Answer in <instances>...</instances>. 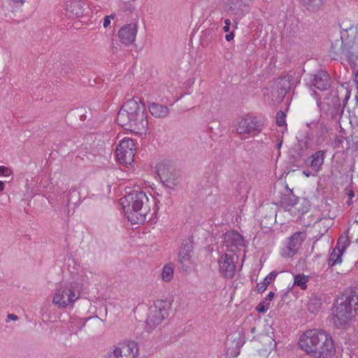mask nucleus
I'll list each match as a JSON object with an SVG mask.
<instances>
[{"instance_id": "17", "label": "nucleus", "mask_w": 358, "mask_h": 358, "mask_svg": "<svg viewBox=\"0 0 358 358\" xmlns=\"http://www.w3.org/2000/svg\"><path fill=\"white\" fill-rule=\"evenodd\" d=\"M324 150H318L313 155L308 157L306 162L309 164L310 168L316 173L322 169L324 161Z\"/></svg>"}, {"instance_id": "43", "label": "nucleus", "mask_w": 358, "mask_h": 358, "mask_svg": "<svg viewBox=\"0 0 358 358\" xmlns=\"http://www.w3.org/2000/svg\"><path fill=\"white\" fill-rule=\"evenodd\" d=\"M17 315H15V314H8L7 315V320H13V321H15L17 320Z\"/></svg>"}, {"instance_id": "41", "label": "nucleus", "mask_w": 358, "mask_h": 358, "mask_svg": "<svg viewBox=\"0 0 358 358\" xmlns=\"http://www.w3.org/2000/svg\"><path fill=\"white\" fill-rule=\"evenodd\" d=\"M276 92L278 94V99L282 101L285 98L286 94L287 93L283 90H281L280 88L276 87Z\"/></svg>"}, {"instance_id": "35", "label": "nucleus", "mask_w": 358, "mask_h": 358, "mask_svg": "<svg viewBox=\"0 0 358 358\" xmlns=\"http://www.w3.org/2000/svg\"><path fill=\"white\" fill-rule=\"evenodd\" d=\"M286 115L282 110H280L276 114V123L279 127H282L286 124L285 122Z\"/></svg>"}, {"instance_id": "48", "label": "nucleus", "mask_w": 358, "mask_h": 358, "mask_svg": "<svg viewBox=\"0 0 358 358\" xmlns=\"http://www.w3.org/2000/svg\"><path fill=\"white\" fill-rule=\"evenodd\" d=\"M315 124H316V122H310V123H308L307 124V127L310 129H313V128H315Z\"/></svg>"}, {"instance_id": "19", "label": "nucleus", "mask_w": 358, "mask_h": 358, "mask_svg": "<svg viewBox=\"0 0 358 358\" xmlns=\"http://www.w3.org/2000/svg\"><path fill=\"white\" fill-rule=\"evenodd\" d=\"M150 113L157 118H165L169 115V109L165 105H161L155 102H148Z\"/></svg>"}, {"instance_id": "49", "label": "nucleus", "mask_w": 358, "mask_h": 358, "mask_svg": "<svg viewBox=\"0 0 358 358\" xmlns=\"http://www.w3.org/2000/svg\"><path fill=\"white\" fill-rule=\"evenodd\" d=\"M303 174H304V175H305L306 176H307V177H309V176H312V175H313V174L311 173V172H310V171H303Z\"/></svg>"}, {"instance_id": "14", "label": "nucleus", "mask_w": 358, "mask_h": 358, "mask_svg": "<svg viewBox=\"0 0 358 358\" xmlns=\"http://www.w3.org/2000/svg\"><path fill=\"white\" fill-rule=\"evenodd\" d=\"M137 352V344L135 342H130L122 347L116 348L107 358H136Z\"/></svg>"}, {"instance_id": "54", "label": "nucleus", "mask_w": 358, "mask_h": 358, "mask_svg": "<svg viewBox=\"0 0 358 358\" xmlns=\"http://www.w3.org/2000/svg\"><path fill=\"white\" fill-rule=\"evenodd\" d=\"M69 69H70L69 67H68V69H63V70H64V72L65 73H67L69 72Z\"/></svg>"}, {"instance_id": "8", "label": "nucleus", "mask_w": 358, "mask_h": 358, "mask_svg": "<svg viewBox=\"0 0 358 358\" xmlns=\"http://www.w3.org/2000/svg\"><path fill=\"white\" fill-rule=\"evenodd\" d=\"M135 151L134 141L129 138H124L117 147L116 157L121 164L131 165L134 161Z\"/></svg>"}, {"instance_id": "12", "label": "nucleus", "mask_w": 358, "mask_h": 358, "mask_svg": "<svg viewBox=\"0 0 358 358\" xmlns=\"http://www.w3.org/2000/svg\"><path fill=\"white\" fill-rule=\"evenodd\" d=\"M306 231L294 233L288 241L287 245L282 250L281 255L284 257H293L301 248L302 243L306 240Z\"/></svg>"}, {"instance_id": "18", "label": "nucleus", "mask_w": 358, "mask_h": 358, "mask_svg": "<svg viewBox=\"0 0 358 358\" xmlns=\"http://www.w3.org/2000/svg\"><path fill=\"white\" fill-rule=\"evenodd\" d=\"M252 0H229V10L234 14L242 15L248 12Z\"/></svg>"}, {"instance_id": "24", "label": "nucleus", "mask_w": 358, "mask_h": 358, "mask_svg": "<svg viewBox=\"0 0 358 358\" xmlns=\"http://www.w3.org/2000/svg\"><path fill=\"white\" fill-rule=\"evenodd\" d=\"M193 260L192 255L184 254H178V268L183 272H189L193 266Z\"/></svg>"}, {"instance_id": "15", "label": "nucleus", "mask_w": 358, "mask_h": 358, "mask_svg": "<svg viewBox=\"0 0 358 358\" xmlns=\"http://www.w3.org/2000/svg\"><path fill=\"white\" fill-rule=\"evenodd\" d=\"M310 85L319 90L324 91L331 86V79L328 73L321 70L315 74L310 75Z\"/></svg>"}, {"instance_id": "4", "label": "nucleus", "mask_w": 358, "mask_h": 358, "mask_svg": "<svg viewBox=\"0 0 358 358\" xmlns=\"http://www.w3.org/2000/svg\"><path fill=\"white\" fill-rule=\"evenodd\" d=\"M358 311V296L356 289L338 297L334 305V322L337 327L349 323Z\"/></svg>"}, {"instance_id": "47", "label": "nucleus", "mask_w": 358, "mask_h": 358, "mask_svg": "<svg viewBox=\"0 0 358 358\" xmlns=\"http://www.w3.org/2000/svg\"><path fill=\"white\" fill-rule=\"evenodd\" d=\"M288 293H289V290H287V291L286 292H285V293H278V294H277V296H280V298H281V301L285 302L284 296H285Z\"/></svg>"}, {"instance_id": "2", "label": "nucleus", "mask_w": 358, "mask_h": 358, "mask_svg": "<svg viewBox=\"0 0 358 358\" xmlns=\"http://www.w3.org/2000/svg\"><path fill=\"white\" fill-rule=\"evenodd\" d=\"M299 345L302 350L315 358H331L336 352L332 337L322 330L306 331L301 336Z\"/></svg>"}, {"instance_id": "59", "label": "nucleus", "mask_w": 358, "mask_h": 358, "mask_svg": "<svg viewBox=\"0 0 358 358\" xmlns=\"http://www.w3.org/2000/svg\"><path fill=\"white\" fill-rule=\"evenodd\" d=\"M357 132H358V129H357Z\"/></svg>"}, {"instance_id": "11", "label": "nucleus", "mask_w": 358, "mask_h": 358, "mask_svg": "<svg viewBox=\"0 0 358 358\" xmlns=\"http://www.w3.org/2000/svg\"><path fill=\"white\" fill-rule=\"evenodd\" d=\"M237 259L238 257L234 254L222 255L218 260L220 273L227 278H233L236 268Z\"/></svg>"}, {"instance_id": "25", "label": "nucleus", "mask_w": 358, "mask_h": 358, "mask_svg": "<svg viewBox=\"0 0 358 358\" xmlns=\"http://www.w3.org/2000/svg\"><path fill=\"white\" fill-rule=\"evenodd\" d=\"M299 1L307 10L316 13L322 8L326 0H299Z\"/></svg>"}, {"instance_id": "22", "label": "nucleus", "mask_w": 358, "mask_h": 358, "mask_svg": "<svg viewBox=\"0 0 358 358\" xmlns=\"http://www.w3.org/2000/svg\"><path fill=\"white\" fill-rule=\"evenodd\" d=\"M224 242L227 246H243L245 245L243 237L236 231H229L224 235Z\"/></svg>"}, {"instance_id": "28", "label": "nucleus", "mask_w": 358, "mask_h": 358, "mask_svg": "<svg viewBox=\"0 0 358 358\" xmlns=\"http://www.w3.org/2000/svg\"><path fill=\"white\" fill-rule=\"evenodd\" d=\"M322 305V300L318 296H312L308 302V310L313 314L317 313Z\"/></svg>"}, {"instance_id": "36", "label": "nucleus", "mask_w": 358, "mask_h": 358, "mask_svg": "<svg viewBox=\"0 0 358 358\" xmlns=\"http://www.w3.org/2000/svg\"><path fill=\"white\" fill-rule=\"evenodd\" d=\"M331 103L335 109V113H338L341 107V100L338 95H334L332 96Z\"/></svg>"}, {"instance_id": "52", "label": "nucleus", "mask_w": 358, "mask_h": 358, "mask_svg": "<svg viewBox=\"0 0 358 358\" xmlns=\"http://www.w3.org/2000/svg\"><path fill=\"white\" fill-rule=\"evenodd\" d=\"M107 17H109L110 20L114 19V17H115V14H111L110 15H107Z\"/></svg>"}, {"instance_id": "13", "label": "nucleus", "mask_w": 358, "mask_h": 358, "mask_svg": "<svg viewBox=\"0 0 358 358\" xmlns=\"http://www.w3.org/2000/svg\"><path fill=\"white\" fill-rule=\"evenodd\" d=\"M350 245V241L347 236H341L336 243V246L331 252L329 259V266L332 267L336 264H339L342 262V255L344 251Z\"/></svg>"}, {"instance_id": "27", "label": "nucleus", "mask_w": 358, "mask_h": 358, "mask_svg": "<svg viewBox=\"0 0 358 358\" xmlns=\"http://www.w3.org/2000/svg\"><path fill=\"white\" fill-rule=\"evenodd\" d=\"M278 273H276L275 271L271 272L264 278L263 282L257 284V291L259 293L264 292L266 289L267 287L269 285V284L271 283V282L275 279Z\"/></svg>"}, {"instance_id": "5", "label": "nucleus", "mask_w": 358, "mask_h": 358, "mask_svg": "<svg viewBox=\"0 0 358 358\" xmlns=\"http://www.w3.org/2000/svg\"><path fill=\"white\" fill-rule=\"evenodd\" d=\"M128 210L125 211L127 218L134 224L143 223L146 220V215L150 211L148 198L143 191H133L127 196Z\"/></svg>"}, {"instance_id": "29", "label": "nucleus", "mask_w": 358, "mask_h": 358, "mask_svg": "<svg viewBox=\"0 0 358 358\" xmlns=\"http://www.w3.org/2000/svg\"><path fill=\"white\" fill-rule=\"evenodd\" d=\"M194 243L192 238L184 239L181 244L179 253L192 255L193 254Z\"/></svg>"}, {"instance_id": "23", "label": "nucleus", "mask_w": 358, "mask_h": 358, "mask_svg": "<svg viewBox=\"0 0 358 358\" xmlns=\"http://www.w3.org/2000/svg\"><path fill=\"white\" fill-rule=\"evenodd\" d=\"M287 194H283L280 198V203L281 206L287 208L294 207L298 202V197L295 196L291 189H289L287 185L286 186Z\"/></svg>"}, {"instance_id": "50", "label": "nucleus", "mask_w": 358, "mask_h": 358, "mask_svg": "<svg viewBox=\"0 0 358 358\" xmlns=\"http://www.w3.org/2000/svg\"><path fill=\"white\" fill-rule=\"evenodd\" d=\"M5 183L3 181L0 180V192H2L4 189Z\"/></svg>"}, {"instance_id": "56", "label": "nucleus", "mask_w": 358, "mask_h": 358, "mask_svg": "<svg viewBox=\"0 0 358 358\" xmlns=\"http://www.w3.org/2000/svg\"><path fill=\"white\" fill-rule=\"evenodd\" d=\"M317 106L320 107V101H318L317 103Z\"/></svg>"}, {"instance_id": "34", "label": "nucleus", "mask_w": 358, "mask_h": 358, "mask_svg": "<svg viewBox=\"0 0 358 358\" xmlns=\"http://www.w3.org/2000/svg\"><path fill=\"white\" fill-rule=\"evenodd\" d=\"M79 192L76 189V188L72 187L70 189L68 196V203L71 202L73 203H77L80 201V196Z\"/></svg>"}, {"instance_id": "38", "label": "nucleus", "mask_w": 358, "mask_h": 358, "mask_svg": "<svg viewBox=\"0 0 358 358\" xmlns=\"http://www.w3.org/2000/svg\"><path fill=\"white\" fill-rule=\"evenodd\" d=\"M313 138L309 135V134L307 132L304 134V138L303 140L300 141V142H303V145L306 148H309L311 143H312Z\"/></svg>"}, {"instance_id": "9", "label": "nucleus", "mask_w": 358, "mask_h": 358, "mask_svg": "<svg viewBox=\"0 0 358 358\" xmlns=\"http://www.w3.org/2000/svg\"><path fill=\"white\" fill-rule=\"evenodd\" d=\"M236 132L238 134H257L264 128V122L255 117H248L239 120L236 124Z\"/></svg>"}, {"instance_id": "53", "label": "nucleus", "mask_w": 358, "mask_h": 358, "mask_svg": "<svg viewBox=\"0 0 358 358\" xmlns=\"http://www.w3.org/2000/svg\"><path fill=\"white\" fill-rule=\"evenodd\" d=\"M281 145H282V141H280V142H279V143H278V144H277V148L279 149V148H280Z\"/></svg>"}, {"instance_id": "33", "label": "nucleus", "mask_w": 358, "mask_h": 358, "mask_svg": "<svg viewBox=\"0 0 358 358\" xmlns=\"http://www.w3.org/2000/svg\"><path fill=\"white\" fill-rule=\"evenodd\" d=\"M315 129L318 138H324L329 131L327 126L324 122H316Z\"/></svg>"}, {"instance_id": "3", "label": "nucleus", "mask_w": 358, "mask_h": 358, "mask_svg": "<svg viewBox=\"0 0 358 358\" xmlns=\"http://www.w3.org/2000/svg\"><path fill=\"white\" fill-rule=\"evenodd\" d=\"M354 29L343 30L340 38L332 42L329 55L334 60L346 61L350 66L358 60V41L352 37Z\"/></svg>"}, {"instance_id": "55", "label": "nucleus", "mask_w": 358, "mask_h": 358, "mask_svg": "<svg viewBox=\"0 0 358 358\" xmlns=\"http://www.w3.org/2000/svg\"><path fill=\"white\" fill-rule=\"evenodd\" d=\"M349 96H350L349 95L348 96L346 95V96H345V98L344 99V101H347V100L348 99Z\"/></svg>"}, {"instance_id": "6", "label": "nucleus", "mask_w": 358, "mask_h": 358, "mask_svg": "<svg viewBox=\"0 0 358 358\" xmlns=\"http://www.w3.org/2000/svg\"><path fill=\"white\" fill-rule=\"evenodd\" d=\"M171 303L166 300H158L149 308L146 319V324L150 329H153L169 316Z\"/></svg>"}, {"instance_id": "7", "label": "nucleus", "mask_w": 358, "mask_h": 358, "mask_svg": "<svg viewBox=\"0 0 358 358\" xmlns=\"http://www.w3.org/2000/svg\"><path fill=\"white\" fill-rule=\"evenodd\" d=\"M79 297L80 292L78 291L76 292L74 287L71 285L58 289L52 301L58 308H65Z\"/></svg>"}, {"instance_id": "45", "label": "nucleus", "mask_w": 358, "mask_h": 358, "mask_svg": "<svg viewBox=\"0 0 358 358\" xmlns=\"http://www.w3.org/2000/svg\"><path fill=\"white\" fill-rule=\"evenodd\" d=\"M234 37V34L231 32L229 34H227L226 36H225V39L227 41H231Z\"/></svg>"}, {"instance_id": "57", "label": "nucleus", "mask_w": 358, "mask_h": 358, "mask_svg": "<svg viewBox=\"0 0 358 358\" xmlns=\"http://www.w3.org/2000/svg\"><path fill=\"white\" fill-rule=\"evenodd\" d=\"M343 107L341 109V113H343Z\"/></svg>"}, {"instance_id": "10", "label": "nucleus", "mask_w": 358, "mask_h": 358, "mask_svg": "<svg viewBox=\"0 0 358 358\" xmlns=\"http://www.w3.org/2000/svg\"><path fill=\"white\" fill-rule=\"evenodd\" d=\"M157 176L166 186L173 188L180 182V177L175 169L167 164L159 163L155 166Z\"/></svg>"}, {"instance_id": "1", "label": "nucleus", "mask_w": 358, "mask_h": 358, "mask_svg": "<svg viewBox=\"0 0 358 358\" xmlns=\"http://www.w3.org/2000/svg\"><path fill=\"white\" fill-rule=\"evenodd\" d=\"M117 122L134 133H145L148 120L145 106L141 98L135 96L122 105L117 115Z\"/></svg>"}, {"instance_id": "37", "label": "nucleus", "mask_w": 358, "mask_h": 358, "mask_svg": "<svg viewBox=\"0 0 358 358\" xmlns=\"http://www.w3.org/2000/svg\"><path fill=\"white\" fill-rule=\"evenodd\" d=\"M270 308V303H266L264 301H262L259 303L257 306L256 307V310L259 313H265Z\"/></svg>"}, {"instance_id": "31", "label": "nucleus", "mask_w": 358, "mask_h": 358, "mask_svg": "<svg viewBox=\"0 0 358 358\" xmlns=\"http://www.w3.org/2000/svg\"><path fill=\"white\" fill-rule=\"evenodd\" d=\"M215 36L216 33L213 29H207L204 30L201 36V43L202 45H207L210 41L215 39Z\"/></svg>"}, {"instance_id": "16", "label": "nucleus", "mask_w": 358, "mask_h": 358, "mask_svg": "<svg viewBox=\"0 0 358 358\" xmlns=\"http://www.w3.org/2000/svg\"><path fill=\"white\" fill-rule=\"evenodd\" d=\"M137 31L138 27L136 24H127L118 31V37L122 43L128 45L135 41Z\"/></svg>"}, {"instance_id": "32", "label": "nucleus", "mask_w": 358, "mask_h": 358, "mask_svg": "<svg viewBox=\"0 0 358 358\" xmlns=\"http://www.w3.org/2000/svg\"><path fill=\"white\" fill-rule=\"evenodd\" d=\"M309 276L303 274H296L294 277V285L299 287L301 289L307 288V282H308Z\"/></svg>"}, {"instance_id": "39", "label": "nucleus", "mask_w": 358, "mask_h": 358, "mask_svg": "<svg viewBox=\"0 0 358 358\" xmlns=\"http://www.w3.org/2000/svg\"><path fill=\"white\" fill-rule=\"evenodd\" d=\"M12 174V171L4 166H0V175L9 176Z\"/></svg>"}, {"instance_id": "46", "label": "nucleus", "mask_w": 358, "mask_h": 358, "mask_svg": "<svg viewBox=\"0 0 358 358\" xmlns=\"http://www.w3.org/2000/svg\"><path fill=\"white\" fill-rule=\"evenodd\" d=\"M275 296V294L273 292H270L268 294L266 297V300L271 301Z\"/></svg>"}, {"instance_id": "42", "label": "nucleus", "mask_w": 358, "mask_h": 358, "mask_svg": "<svg viewBox=\"0 0 358 358\" xmlns=\"http://www.w3.org/2000/svg\"><path fill=\"white\" fill-rule=\"evenodd\" d=\"M224 23H225V25L223 27V30L224 32H229V29H230V24H231L230 20L229 19H227L224 20Z\"/></svg>"}, {"instance_id": "20", "label": "nucleus", "mask_w": 358, "mask_h": 358, "mask_svg": "<svg viewBox=\"0 0 358 358\" xmlns=\"http://www.w3.org/2000/svg\"><path fill=\"white\" fill-rule=\"evenodd\" d=\"M245 343L244 337L241 334L235 338L227 350V355L229 357H236L240 354L241 347Z\"/></svg>"}, {"instance_id": "58", "label": "nucleus", "mask_w": 358, "mask_h": 358, "mask_svg": "<svg viewBox=\"0 0 358 358\" xmlns=\"http://www.w3.org/2000/svg\"><path fill=\"white\" fill-rule=\"evenodd\" d=\"M348 203L350 205L351 203V199H350V201H348Z\"/></svg>"}, {"instance_id": "26", "label": "nucleus", "mask_w": 358, "mask_h": 358, "mask_svg": "<svg viewBox=\"0 0 358 358\" xmlns=\"http://www.w3.org/2000/svg\"><path fill=\"white\" fill-rule=\"evenodd\" d=\"M292 85V76L287 75L285 76H281L278 78L276 87L280 88L281 90H283L285 92H288L290 90Z\"/></svg>"}, {"instance_id": "40", "label": "nucleus", "mask_w": 358, "mask_h": 358, "mask_svg": "<svg viewBox=\"0 0 358 358\" xmlns=\"http://www.w3.org/2000/svg\"><path fill=\"white\" fill-rule=\"evenodd\" d=\"M353 65L354 80L357 84V89L358 90V66H357L355 64Z\"/></svg>"}, {"instance_id": "21", "label": "nucleus", "mask_w": 358, "mask_h": 358, "mask_svg": "<svg viewBox=\"0 0 358 358\" xmlns=\"http://www.w3.org/2000/svg\"><path fill=\"white\" fill-rule=\"evenodd\" d=\"M66 12L70 17H81L84 15L85 8L81 1L78 0L71 1L66 4Z\"/></svg>"}, {"instance_id": "44", "label": "nucleus", "mask_w": 358, "mask_h": 358, "mask_svg": "<svg viewBox=\"0 0 358 358\" xmlns=\"http://www.w3.org/2000/svg\"><path fill=\"white\" fill-rule=\"evenodd\" d=\"M110 24V20L109 19V17L106 16L103 20V25L104 27H107Z\"/></svg>"}, {"instance_id": "30", "label": "nucleus", "mask_w": 358, "mask_h": 358, "mask_svg": "<svg viewBox=\"0 0 358 358\" xmlns=\"http://www.w3.org/2000/svg\"><path fill=\"white\" fill-rule=\"evenodd\" d=\"M174 271L173 263H168L164 265L162 272V280L165 282H169L173 278Z\"/></svg>"}, {"instance_id": "51", "label": "nucleus", "mask_w": 358, "mask_h": 358, "mask_svg": "<svg viewBox=\"0 0 358 358\" xmlns=\"http://www.w3.org/2000/svg\"><path fill=\"white\" fill-rule=\"evenodd\" d=\"M348 196L350 197V199H351L355 196L354 192L352 190H350L348 193Z\"/></svg>"}]
</instances>
